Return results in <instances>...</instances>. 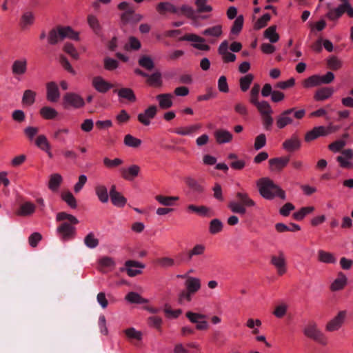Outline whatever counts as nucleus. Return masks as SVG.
<instances>
[{"instance_id": "28", "label": "nucleus", "mask_w": 353, "mask_h": 353, "mask_svg": "<svg viewBox=\"0 0 353 353\" xmlns=\"http://www.w3.org/2000/svg\"><path fill=\"white\" fill-rule=\"evenodd\" d=\"M288 162L289 158L288 157L271 159L269 161L270 169L274 172L280 171L288 165Z\"/></svg>"}, {"instance_id": "42", "label": "nucleus", "mask_w": 353, "mask_h": 353, "mask_svg": "<svg viewBox=\"0 0 353 353\" xmlns=\"http://www.w3.org/2000/svg\"><path fill=\"white\" fill-rule=\"evenodd\" d=\"M254 105L262 116L272 114L273 112L270 104L266 101H259Z\"/></svg>"}, {"instance_id": "37", "label": "nucleus", "mask_w": 353, "mask_h": 353, "mask_svg": "<svg viewBox=\"0 0 353 353\" xmlns=\"http://www.w3.org/2000/svg\"><path fill=\"white\" fill-rule=\"evenodd\" d=\"M39 113L44 119L47 120L55 119L59 115V112L57 110L50 106L42 107L39 110Z\"/></svg>"}, {"instance_id": "14", "label": "nucleus", "mask_w": 353, "mask_h": 353, "mask_svg": "<svg viewBox=\"0 0 353 353\" xmlns=\"http://www.w3.org/2000/svg\"><path fill=\"white\" fill-rule=\"evenodd\" d=\"M61 94L58 85L54 81L46 83V99L51 103H56L60 99Z\"/></svg>"}, {"instance_id": "24", "label": "nucleus", "mask_w": 353, "mask_h": 353, "mask_svg": "<svg viewBox=\"0 0 353 353\" xmlns=\"http://www.w3.org/2000/svg\"><path fill=\"white\" fill-rule=\"evenodd\" d=\"M301 147V140L296 134L292 135L283 143V148L288 152L297 150Z\"/></svg>"}, {"instance_id": "34", "label": "nucleus", "mask_w": 353, "mask_h": 353, "mask_svg": "<svg viewBox=\"0 0 353 353\" xmlns=\"http://www.w3.org/2000/svg\"><path fill=\"white\" fill-rule=\"evenodd\" d=\"M95 194L102 203H106L109 201L110 194L108 188L103 184H97L94 188Z\"/></svg>"}, {"instance_id": "41", "label": "nucleus", "mask_w": 353, "mask_h": 353, "mask_svg": "<svg viewBox=\"0 0 353 353\" xmlns=\"http://www.w3.org/2000/svg\"><path fill=\"white\" fill-rule=\"evenodd\" d=\"M34 22V14L30 11L24 12L21 18V26L23 29H28Z\"/></svg>"}, {"instance_id": "20", "label": "nucleus", "mask_w": 353, "mask_h": 353, "mask_svg": "<svg viewBox=\"0 0 353 353\" xmlns=\"http://www.w3.org/2000/svg\"><path fill=\"white\" fill-rule=\"evenodd\" d=\"M327 129L323 125H319L313 128L311 130L306 132L305 135V141L310 142L319 137L327 136Z\"/></svg>"}, {"instance_id": "27", "label": "nucleus", "mask_w": 353, "mask_h": 353, "mask_svg": "<svg viewBox=\"0 0 353 353\" xmlns=\"http://www.w3.org/2000/svg\"><path fill=\"white\" fill-rule=\"evenodd\" d=\"M110 196L112 204L119 208L123 207L127 202L126 199L120 192L116 191L114 186H112L110 191Z\"/></svg>"}, {"instance_id": "47", "label": "nucleus", "mask_w": 353, "mask_h": 353, "mask_svg": "<svg viewBox=\"0 0 353 353\" xmlns=\"http://www.w3.org/2000/svg\"><path fill=\"white\" fill-rule=\"evenodd\" d=\"M123 332L129 340H137L140 341L143 339L142 332L136 330L134 327L125 329Z\"/></svg>"}, {"instance_id": "32", "label": "nucleus", "mask_w": 353, "mask_h": 353, "mask_svg": "<svg viewBox=\"0 0 353 353\" xmlns=\"http://www.w3.org/2000/svg\"><path fill=\"white\" fill-rule=\"evenodd\" d=\"M347 276L343 272H339L331 283L330 290L334 292L341 290L347 285Z\"/></svg>"}, {"instance_id": "56", "label": "nucleus", "mask_w": 353, "mask_h": 353, "mask_svg": "<svg viewBox=\"0 0 353 353\" xmlns=\"http://www.w3.org/2000/svg\"><path fill=\"white\" fill-rule=\"evenodd\" d=\"M253 79L254 76L250 73L242 77L239 80L241 90L243 92L247 91L249 89Z\"/></svg>"}, {"instance_id": "59", "label": "nucleus", "mask_w": 353, "mask_h": 353, "mask_svg": "<svg viewBox=\"0 0 353 353\" xmlns=\"http://www.w3.org/2000/svg\"><path fill=\"white\" fill-rule=\"evenodd\" d=\"M61 197L71 208L77 207L76 199L70 192H63Z\"/></svg>"}, {"instance_id": "40", "label": "nucleus", "mask_w": 353, "mask_h": 353, "mask_svg": "<svg viewBox=\"0 0 353 353\" xmlns=\"http://www.w3.org/2000/svg\"><path fill=\"white\" fill-rule=\"evenodd\" d=\"M123 144L129 148H138L141 145L142 141L130 134H128L124 136Z\"/></svg>"}, {"instance_id": "53", "label": "nucleus", "mask_w": 353, "mask_h": 353, "mask_svg": "<svg viewBox=\"0 0 353 353\" xmlns=\"http://www.w3.org/2000/svg\"><path fill=\"white\" fill-rule=\"evenodd\" d=\"M314 210V208L313 206H307L301 208L299 210L296 211L293 214V217L294 219L297 221H301L304 219V217L312 213Z\"/></svg>"}, {"instance_id": "58", "label": "nucleus", "mask_w": 353, "mask_h": 353, "mask_svg": "<svg viewBox=\"0 0 353 353\" xmlns=\"http://www.w3.org/2000/svg\"><path fill=\"white\" fill-rule=\"evenodd\" d=\"M262 323L259 319H248L246 322V326L252 330V334H257L259 333V328Z\"/></svg>"}, {"instance_id": "43", "label": "nucleus", "mask_w": 353, "mask_h": 353, "mask_svg": "<svg viewBox=\"0 0 353 353\" xmlns=\"http://www.w3.org/2000/svg\"><path fill=\"white\" fill-rule=\"evenodd\" d=\"M37 93L32 90H26L23 94L22 103L26 105H32L36 99Z\"/></svg>"}, {"instance_id": "21", "label": "nucleus", "mask_w": 353, "mask_h": 353, "mask_svg": "<svg viewBox=\"0 0 353 353\" xmlns=\"http://www.w3.org/2000/svg\"><path fill=\"white\" fill-rule=\"evenodd\" d=\"M154 199L159 205L172 208L176 205V202L179 200V197L178 196L157 194L154 196Z\"/></svg>"}, {"instance_id": "6", "label": "nucleus", "mask_w": 353, "mask_h": 353, "mask_svg": "<svg viewBox=\"0 0 353 353\" xmlns=\"http://www.w3.org/2000/svg\"><path fill=\"white\" fill-rule=\"evenodd\" d=\"M92 86L99 93H106L113 88V84L103 77L97 75L92 79Z\"/></svg>"}, {"instance_id": "48", "label": "nucleus", "mask_w": 353, "mask_h": 353, "mask_svg": "<svg viewBox=\"0 0 353 353\" xmlns=\"http://www.w3.org/2000/svg\"><path fill=\"white\" fill-rule=\"evenodd\" d=\"M117 94L119 98L127 99L129 101L134 102L136 101V96L130 88H121L117 91Z\"/></svg>"}, {"instance_id": "31", "label": "nucleus", "mask_w": 353, "mask_h": 353, "mask_svg": "<svg viewBox=\"0 0 353 353\" xmlns=\"http://www.w3.org/2000/svg\"><path fill=\"white\" fill-rule=\"evenodd\" d=\"M157 265L163 269L172 268L181 264L180 261H176L174 258L165 256L157 259Z\"/></svg>"}, {"instance_id": "19", "label": "nucleus", "mask_w": 353, "mask_h": 353, "mask_svg": "<svg viewBox=\"0 0 353 353\" xmlns=\"http://www.w3.org/2000/svg\"><path fill=\"white\" fill-rule=\"evenodd\" d=\"M119 172L124 179L132 181L139 175L140 167L136 164H133L128 168H120Z\"/></svg>"}, {"instance_id": "17", "label": "nucleus", "mask_w": 353, "mask_h": 353, "mask_svg": "<svg viewBox=\"0 0 353 353\" xmlns=\"http://www.w3.org/2000/svg\"><path fill=\"white\" fill-rule=\"evenodd\" d=\"M294 108H290L282 112L277 117H276V125L278 128L283 129L286 127L288 125H290L293 123V119L290 116V114L294 112Z\"/></svg>"}, {"instance_id": "26", "label": "nucleus", "mask_w": 353, "mask_h": 353, "mask_svg": "<svg viewBox=\"0 0 353 353\" xmlns=\"http://www.w3.org/2000/svg\"><path fill=\"white\" fill-rule=\"evenodd\" d=\"M98 264L100 270L103 272L107 271H112L116 266L114 259L110 256H102L98 261Z\"/></svg>"}, {"instance_id": "23", "label": "nucleus", "mask_w": 353, "mask_h": 353, "mask_svg": "<svg viewBox=\"0 0 353 353\" xmlns=\"http://www.w3.org/2000/svg\"><path fill=\"white\" fill-rule=\"evenodd\" d=\"M27 59L21 58L15 60L12 65V72L14 75L22 76L27 71Z\"/></svg>"}, {"instance_id": "52", "label": "nucleus", "mask_w": 353, "mask_h": 353, "mask_svg": "<svg viewBox=\"0 0 353 353\" xmlns=\"http://www.w3.org/2000/svg\"><path fill=\"white\" fill-rule=\"evenodd\" d=\"M327 67L334 70H337L342 68L343 61L336 56H330L327 59Z\"/></svg>"}, {"instance_id": "46", "label": "nucleus", "mask_w": 353, "mask_h": 353, "mask_svg": "<svg viewBox=\"0 0 353 353\" xmlns=\"http://www.w3.org/2000/svg\"><path fill=\"white\" fill-rule=\"evenodd\" d=\"M321 84L320 75L314 74L304 80L303 85L305 88H311L313 87L319 86Z\"/></svg>"}, {"instance_id": "64", "label": "nucleus", "mask_w": 353, "mask_h": 353, "mask_svg": "<svg viewBox=\"0 0 353 353\" xmlns=\"http://www.w3.org/2000/svg\"><path fill=\"white\" fill-rule=\"evenodd\" d=\"M88 23L90 28L96 33L101 30V26L97 17L90 14L88 17Z\"/></svg>"}, {"instance_id": "60", "label": "nucleus", "mask_w": 353, "mask_h": 353, "mask_svg": "<svg viewBox=\"0 0 353 353\" xmlns=\"http://www.w3.org/2000/svg\"><path fill=\"white\" fill-rule=\"evenodd\" d=\"M223 223L219 219H212L210 222L209 232L212 234H217L223 230Z\"/></svg>"}, {"instance_id": "18", "label": "nucleus", "mask_w": 353, "mask_h": 353, "mask_svg": "<svg viewBox=\"0 0 353 353\" xmlns=\"http://www.w3.org/2000/svg\"><path fill=\"white\" fill-rule=\"evenodd\" d=\"M178 277L186 278L185 285L190 292L196 293L201 287V279L198 277L188 276L187 275H178Z\"/></svg>"}, {"instance_id": "63", "label": "nucleus", "mask_w": 353, "mask_h": 353, "mask_svg": "<svg viewBox=\"0 0 353 353\" xmlns=\"http://www.w3.org/2000/svg\"><path fill=\"white\" fill-rule=\"evenodd\" d=\"M34 143L36 146L41 150H44L45 149L48 150V147L50 146L47 137L44 134L39 135L36 139Z\"/></svg>"}, {"instance_id": "4", "label": "nucleus", "mask_w": 353, "mask_h": 353, "mask_svg": "<svg viewBox=\"0 0 353 353\" xmlns=\"http://www.w3.org/2000/svg\"><path fill=\"white\" fill-rule=\"evenodd\" d=\"M62 105L65 110L70 108L79 109L85 105V101L80 94L76 92H69L63 95Z\"/></svg>"}, {"instance_id": "51", "label": "nucleus", "mask_w": 353, "mask_h": 353, "mask_svg": "<svg viewBox=\"0 0 353 353\" xmlns=\"http://www.w3.org/2000/svg\"><path fill=\"white\" fill-rule=\"evenodd\" d=\"M103 163L106 168L112 169L122 165L123 163V160L121 158L110 159L108 157H104L103 159Z\"/></svg>"}, {"instance_id": "8", "label": "nucleus", "mask_w": 353, "mask_h": 353, "mask_svg": "<svg viewBox=\"0 0 353 353\" xmlns=\"http://www.w3.org/2000/svg\"><path fill=\"white\" fill-rule=\"evenodd\" d=\"M202 125L199 123L179 126L174 130V133L180 136L194 137L201 129Z\"/></svg>"}, {"instance_id": "35", "label": "nucleus", "mask_w": 353, "mask_h": 353, "mask_svg": "<svg viewBox=\"0 0 353 353\" xmlns=\"http://www.w3.org/2000/svg\"><path fill=\"white\" fill-rule=\"evenodd\" d=\"M63 182V177L59 173H54L50 176L48 188L52 192H57Z\"/></svg>"}, {"instance_id": "3", "label": "nucleus", "mask_w": 353, "mask_h": 353, "mask_svg": "<svg viewBox=\"0 0 353 353\" xmlns=\"http://www.w3.org/2000/svg\"><path fill=\"white\" fill-rule=\"evenodd\" d=\"M305 336L312 339L321 345L327 344V339L317 323L314 321L308 322L303 328Z\"/></svg>"}, {"instance_id": "5", "label": "nucleus", "mask_w": 353, "mask_h": 353, "mask_svg": "<svg viewBox=\"0 0 353 353\" xmlns=\"http://www.w3.org/2000/svg\"><path fill=\"white\" fill-rule=\"evenodd\" d=\"M347 311L341 310L337 314L330 319L325 325V330L327 332L338 331L343 325L347 318Z\"/></svg>"}, {"instance_id": "16", "label": "nucleus", "mask_w": 353, "mask_h": 353, "mask_svg": "<svg viewBox=\"0 0 353 353\" xmlns=\"http://www.w3.org/2000/svg\"><path fill=\"white\" fill-rule=\"evenodd\" d=\"M214 137L216 142L219 145L229 143L233 139L232 133L224 128H219L215 130Z\"/></svg>"}, {"instance_id": "29", "label": "nucleus", "mask_w": 353, "mask_h": 353, "mask_svg": "<svg viewBox=\"0 0 353 353\" xmlns=\"http://www.w3.org/2000/svg\"><path fill=\"white\" fill-rule=\"evenodd\" d=\"M334 93L333 88L323 87L316 91L314 99L317 101H323L330 98Z\"/></svg>"}, {"instance_id": "39", "label": "nucleus", "mask_w": 353, "mask_h": 353, "mask_svg": "<svg viewBox=\"0 0 353 353\" xmlns=\"http://www.w3.org/2000/svg\"><path fill=\"white\" fill-rule=\"evenodd\" d=\"M185 182L194 193L201 194L204 191L203 186L191 176L186 177Z\"/></svg>"}, {"instance_id": "45", "label": "nucleus", "mask_w": 353, "mask_h": 353, "mask_svg": "<svg viewBox=\"0 0 353 353\" xmlns=\"http://www.w3.org/2000/svg\"><path fill=\"white\" fill-rule=\"evenodd\" d=\"M223 33L222 26L216 25L208 28H206L202 32L205 36H210L218 38L221 36Z\"/></svg>"}, {"instance_id": "25", "label": "nucleus", "mask_w": 353, "mask_h": 353, "mask_svg": "<svg viewBox=\"0 0 353 353\" xmlns=\"http://www.w3.org/2000/svg\"><path fill=\"white\" fill-rule=\"evenodd\" d=\"M156 99L159 103L160 108L166 110L171 108L173 105L174 96L171 93H164L158 94Z\"/></svg>"}, {"instance_id": "7", "label": "nucleus", "mask_w": 353, "mask_h": 353, "mask_svg": "<svg viewBox=\"0 0 353 353\" xmlns=\"http://www.w3.org/2000/svg\"><path fill=\"white\" fill-rule=\"evenodd\" d=\"M145 265L139 261L128 260L125 263V268L121 269V271H125L128 275L133 277L142 272Z\"/></svg>"}, {"instance_id": "33", "label": "nucleus", "mask_w": 353, "mask_h": 353, "mask_svg": "<svg viewBox=\"0 0 353 353\" xmlns=\"http://www.w3.org/2000/svg\"><path fill=\"white\" fill-rule=\"evenodd\" d=\"M317 259L323 263L334 264L336 263V258L332 252L319 250L317 252Z\"/></svg>"}, {"instance_id": "1", "label": "nucleus", "mask_w": 353, "mask_h": 353, "mask_svg": "<svg viewBox=\"0 0 353 353\" xmlns=\"http://www.w3.org/2000/svg\"><path fill=\"white\" fill-rule=\"evenodd\" d=\"M256 184L259 192L263 198L268 200H272L275 197H279L282 200L286 199L285 191L270 178L259 179L256 181Z\"/></svg>"}, {"instance_id": "9", "label": "nucleus", "mask_w": 353, "mask_h": 353, "mask_svg": "<svg viewBox=\"0 0 353 353\" xmlns=\"http://www.w3.org/2000/svg\"><path fill=\"white\" fill-rule=\"evenodd\" d=\"M180 40L192 42V46L200 50L208 51L210 50V46L205 43V40L194 34H185Z\"/></svg>"}, {"instance_id": "49", "label": "nucleus", "mask_w": 353, "mask_h": 353, "mask_svg": "<svg viewBox=\"0 0 353 353\" xmlns=\"http://www.w3.org/2000/svg\"><path fill=\"white\" fill-rule=\"evenodd\" d=\"M85 245L90 248L94 249L99 245V239L93 232H90L84 238Z\"/></svg>"}, {"instance_id": "50", "label": "nucleus", "mask_w": 353, "mask_h": 353, "mask_svg": "<svg viewBox=\"0 0 353 353\" xmlns=\"http://www.w3.org/2000/svg\"><path fill=\"white\" fill-rule=\"evenodd\" d=\"M236 197L241 203H243V205H245L247 207H253L256 205L255 202L250 199L248 194L245 192H237Z\"/></svg>"}, {"instance_id": "22", "label": "nucleus", "mask_w": 353, "mask_h": 353, "mask_svg": "<svg viewBox=\"0 0 353 353\" xmlns=\"http://www.w3.org/2000/svg\"><path fill=\"white\" fill-rule=\"evenodd\" d=\"M218 52L224 62H234L236 60V55L228 51V42L226 40L221 43Z\"/></svg>"}, {"instance_id": "12", "label": "nucleus", "mask_w": 353, "mask_h": 353, "mask_svg": "<svg viewBox=\"0 0 353 353\" xmlns=\"http://www.w3.org/2000/svg\"><path fill=\"white\" fill-rule=\"evenodd\" d=\"M185 316L191 323L196 324V327L197 330H205L208 328V323L205 320V315L199 313L188 312Z\"/></svg>"}, {"instance_id": "13", "label": "nucleus", "mask_w": 353, "mask_h": 353, "mask_svg": "<svg viewBox=\"0 0 353 353\" xmlns=\"http://www.w3.org/2000/svg\"><path fill=\"white\" fill-rule=\"evenodd\" d=\"M353 151L352 149H345L336 157V161L343 168H351L353 166Z\"/></svg>"}, {"instance_id": "55", "label": "nucleus", "mask_w": 353, "mask_h": 353, "mask_svg": "<svg viewBox=\"0 0 353 353\" xmlns=\"http://www.w3.org/2000/svg\"><path fill=\"white\" fill-rule=\"evenodd\" d=\"M187 210L188 212L196 213L200 216H207L210 212L209 208L204 205H195L193 204L188 205Z\"/></svg>"}, {"instance_id": "62", "label": "nucleus", "mask_w": 353, "mask_h": 353, "mask_svg": "<svg viewBox=\"0 0 353 353\" xmlns=\"http://www.w3.org/2000/svg\"><path fill=\"white\" fill-rule=\"evenodd\" d=\"M139 64L148 70H152L154 64L152 59L148 56H142L139 60Z\"/></svg>"}, {"instance_id": "30", "label": "nucleus", "mask_w": 353, "mask_h": 353, "mask_svg": "<svg viewBox=\"0 0 353 353\" xmlns=\"http://www.w3.org/2000/svg\"><path fill=\"white\" fill-rule=\"evenodd\" d=\"M59 34L61 39H70L74 41L79 39V33L69 26L59 28Z\"/></svg>"}, {"instance_id": "38", "label": "nucleus", "mask_w": 353, "mask_h": 353, "mask_svg": "<svg viewBox=\"0 0 353 353\" xmlns=\"http://www.w3.org/2000/svg\"><path fill=\"white\" fill-rule=\"evenodd\" d=\"M276 26H271L268 28L263 32V37L270 43H274L279 40V34L276 32Z\"/></svg>"}, {"instance_id": "61", "label": "nucleus", "mask_w": 353, "mask_h": 353, "mask_svg": "<svg viewBox=\"0 0 353 353\" xmlns=\"http://www.w3.org/2000/svg\"><path fill=\"white\" fill-rule=\"evenodd\" d=\"M205 251V246L203 244L198 243L193 246V248L188 252L189 259H192L195 256H201Z\"/></svg>"}, {"instance_id": "54", "label": "nucleus", "mask_w": 353, "mask_h": 353, "mask_svg": "<svg viewBox=\"0 0 353 353\" xmlns=\"http://www.w3.org/2000/svg\"><path fill=\"white\" fill-rule=\"evenodd\" d=\"M157 9L159 12H169L177 13L178 8L169 2H161L157 5Z\"/></svg>"}, {"instance_id": "36", "label": "nucleus", "mask_w": 353, "mask_h": 353, "mask_svg": "<svg viewBox=\"0 0 353 353\" xmlns=\"http://www.w3.org/2000/svg\"><path fill=\"white\" fill-rule=\"evenodd\" d=\"M36 209V205L30 201L23 202L19 207L17 214L20 216H26L32 214Z\"/></svg>"}, {"instance_id": "2", "label": "nucleus", "mask_w": 353, "mask_h": 353, "mask_svg": "<svg viewBox=\"0 0 353 353\" xmlns=\"http://www.w3.org/2000/svg\"><path fill=\"white\" fill-rule=\"evenodd\" d=\"M340 3L332 8L330 3L327 4L329 8L325 14V17L334 25L337 23L340 18L346 13L348 17H353V6L349 0H338Z\"/></svg>"}, {"instance_id": "10", "label": "nucleus", "mask_w": 353, "mask_h": 353, "mask_svg": "<svg viewBox=\"0 0 353 353\" xmlns=\"http://www.w3.org/2000/svg\"><path fill=\"white\" fill-rule=\"evenodd\" d=\"M157 113V108L156 105H150L143 112L138 114V121L145 126L151 124V121L156 117Z\"/></svg>"}, {"instance_id": "11", "label": "nucleus", "mask_w": 353, "mask_h": 353, "mask_svg": "<svg viewBox=\"0 0 353 353\" xmlns=\"http://www.w3.org/2000/svg\"><path fill=\"white\" fill-rule=\"evenodd\" d=\"M271 263L276 268L279 275H283L287 272L286 259L283 252L271 256Z\"/></svg>"}, {"instance_id": "57", "label": "nucleus", "mask_w": 353, "mask_h": 353, "mask_svg": "<svg viewBox=\"0 0 353 353\" xmlns=\"http://www.w3.org/2000/svg\"><path fill=\"white\" fill-rule=\"evenodd\" d=\"M228 207L233 213L244 214L246 212L245 205L235 201L230 202Z\"/></svg>"}, {"instance_id": "15", "label": "nucleus", "mask_w": 353, "mask_h": 353, "mask_svg": "<svg viewBox=\"0 0 353 353\" xmlns=\"http://www.w3.org/2000/svg\"><path fill=\"white\" fill-rule=\"evenodd\" d=\"M75 231V228L68 223H63L57 228V232L63 241H67L74 237Z\"/></svg>"}, {"instance_id": "44", "label": "nucleus", "mask_w": 353, "mask_h": 353, "mask_svg": "<svg viewBox=\"0 0 353 353\" xmlns=\"http://www.w3.org/2000/svg\"><path fill=\"white\" fill-rule=\"evenodd\" d=\"M125 299L130 303L143 304L148 303V299L143 298L138 293L134 292H129L125 296Z\"/></svg>"}]
</instances>
